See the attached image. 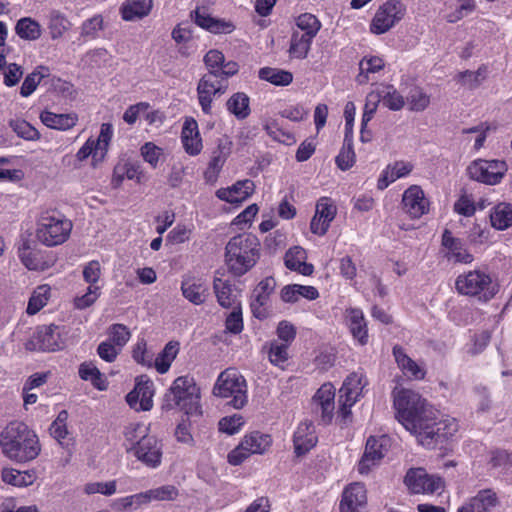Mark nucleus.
Here are the masks:
<instances>
[{
	"label": "nucleus",
	"instance_id": "864d4df0",
	"mask_svg": "<svg viewBox=\"0 0 512 512\" xmlns=\"http://www.w3.org/2000/svg\"><path fill=\"white\" fill-rule=\"evenodd\" d=\"M50 292V286L46 284L38 286L29 299L27 313L34 315L39 312L47 304L50 298Z\"/></svg>",
	"mask_w": 512,
	"mask_h": 512
},
{
	"label": "nucleus",
	"instance_id": "f03ea898",
	"mask_svg": "<svg viewBox=\"0 0 512 512\" xmlns=\"http://www.w3.org/2000/svg\"><path fill=\"white\" fill-rule=\"evenodd\" d=\"M0 448L4 456L18 463L34 460L41 451L35 431L20 421L10 422L1 431Z\"/></svg>",
	"mask_w": 512,
	"mask_h": 512
},
{
	"label": "nucleus",
	"instance_id": "13d9d810",
	"mask_svg": "<svg viewBox=\"0 0 512 512\" xmlns=\"http://www.w3.org/2000/svg\"><path fill=\"white\" fill-rule=\"evenodd\" d=\"M296 27L297 28L294 31L314 38L317 35L321 24L313 14L304 13L297 18Z\"/></svg>",
	"mask_w": 512,
	"mask_h": 512
},
{
	"label": "nucleus",
	"instance_id": "37998d69",
	"mask_svg": "<svg viewBox=\"0 0 512 512\" xmlns=\"http://www.w3.org/2000/svg\"><path fill=\"white\" fill-rule=\"evenodd\" d=\"M2 481L15 487H27L34 483L36 474L32 470L19 471L14 468H3Z\"/></svg>",
	"mask_w": 512,
	"mask_h": 512
},
{
	"label": "nucleus",
	"instance_id": "0eeeda50",
	"mask_svg": "<svg viewBox=\"0 0 512 512\" xmlns=\"http://www.w3.org/2000/svg\"><path fill=\"white\" fill-rule=\"evenodd\" d=\"M422 429H419L414 435L418 442L427 448H444L449 440L457 433L459 425L453 417H443L438 419V412L434 414L432 421H427Z\"/></svg>",
	"mask_w": 512,
	"mask_h": 512
},
{
	"label": "nucleus",
	"instance_id": "c85d7f7f",
	"mask_svg": "<svg viewBox=\"0 0 512 512\" xmlns=\"http://www.w3.org/2000/svg\"><path fill=\"white\" fill-rule=\"evenodd\" d=\"M181 292L192 304L201 305L208 296V285L202 278L185 277L181 282Z\"/></svg>",
	"mask_w": 512,
	"mask_h": 512
},
{
	"label": "nucleus",
	"instance_id": "69168bd1",
	"mask_svg": "<svg viewBox=\"0 0 512 512\" xmlns=\"http://www.w3.org/2000/svg\"><path fill=\"white\" fill-rule=\"evenodd\" d=\"M10 127L19 137L26 140H37L40 138L38 130L25 120H11Z\"/></svg>",
	"mask_w": 512,
	"mask_h": 512
},
{
	"label": "nucleus",
	"instance_id": "ddd939ff",
	"mask_svg": "<svg viewBox=\"0 0 512 512\" xmlns=\"http://www.w3.org/2000/svg\"><path fill=\"white\" fill-rule=\"evenodd\" d=\"M507 171V165L501 160L477 159L467 168L471 179L488 185L498 184Z\"/></svg>",
	"mask_w": 512,
	"mask_h": 512
},
{
	"label": "nucleus",
	"instance_id": "4be33fe9",
	"mask_svg": "<svg viewBox=\"0 0 512 512\" xmlns=\"http://www.w3.org/2000/svg\"><path fill=\"white\" fill-rule=\"evenodd\" d=\"M402 208L409 217L418 219L429 212L430 202L423 189L418 185H411L402 195Z\"/></svg>",
	"mask_w": 512,
	"mask_h": 512
},
{
	"label": "nucleus",
	"instance_id": "6e6552de",
	"mask_svg": "<svg viewBox=\"0 0 512 512\" xmlns=\"http://www.w3.org/2000/svg\"><path fill=\"white\" fill-rule=\"evenodd\" d=\"M214 394L222 398H231L229 402L236 409L247 403V384L245 378L235 369L223 371L214 386Z\"/></svg>",
	"mask_w": 512,
	"mask_h": 512
},
{
	"label": "nucleus",
	"instance_id": "680f3d73",
	"mask_svg": "<svg viewBox=\"0 0 512 512\" xmlns=\"http://www.w3.org/2000/svg\"><path fill=\"white\" fill-rule=\"evenodd\" d=\"M104 28L103 17L101 15H94L86 19L80 27V36L84 40H93L99 36L100 31Z\"/></svg>",
	"mask_w": 512,
	"mask_h": 512
},
{
	"label": "nucleus",
	"instance_id": "0e129e2a",
	"mask_svg": "<svg viewBox=\"0 0 512 512\" xmlns=\"http://www.w3.org/2000/svg\"><path fill=\"white\" fill-rule=\"evenodd\" d=\"M147 504L151 501H171L178 496V490L173 485H164L144 492Z\"/></svg>",
	"mask_w": 512,
	"mask_h": 512
},
{
	"label": "nucleus",
	"instance_id": "e433bc0d",
	"mask_svg": "<svg viewBox=\"0 0 512 512\" xmlns=\"http://www.w3.org/2000/svg\"><path fill=\"white\" fill-rule=\"evenodd\" d=\"M150 435V427L141 422H132L127 424L123 429L124 447L128 453Z\"/></svg>",
	"mask_w": 512,
	"mask_h": 512
},
{
	"label": "nucleus",
	"instance_id": "5701e85b",
	"mask_svg": "<svg viewBox=\"0 0 512 512\" xmlns=\"http://www.w3.org/2000/svg\"><path fill=\"white\" fill-rule=\"evenodd\" d=\"M367 490L363 483L353 482L347 485L341 495L340 512H365Z\"/></svg>",
	"mask_w": 512,
	"mask_h": 512
},
{
	"label": "nucleus",
	"instance_id": "58836bf2",
	"mask_svg": "<svg viewBox=\"0 0 512 512\" xmlns=\"http://www.w3.org/2000/svg\"><path fill=\"white\" fill-rule=\"evenodd\" d=\"M41 122L48 128L56 130H69L78 121L76 114H56L50 111H43L40 114Z\"/></svg>",
	"mask_w": 512,
	"mask_h": 512
},
{
	"label": "nucleus",
	"instance_id": "20e7f679",
	"mask_svg": "<svg viewBox=\"0 0 512 512\" xmlns=\"http://www.w3.org/2000/svg\"><path fill=\"white\" fill-rule=\"evenodd\" d=\"M72 222L56 211L42 212L36 222L35 237L46 247L65 243L72 231Z\"/></svg>",
	"mask_w": 512,
	"mask_h": 512
},
{
	"label": "nucleus",
	"instance_id": "9d476101",
	"mask_svg": "<svg viewBox=\"0 0 512 512\" xmlns=\"http://www.w3.org/2000/svg\"><path fill=\"white\" fill-rule=\"evenodd\" d=\"M272 444L268 434L252 432L243 437L241 442L227 456V461L233 466L242 464L252 454L265 453Z\"/></svg>",
	"mask_w": 512,
	"mask_h": 512
},
{
	"label": "nucleus",
	"instance_id": "f8f14e48",
	"mask_svg": "<svg viewBox=\"0 0 512 512\" xmlns=\"http://www.w3.org/2000/svg\"><path fill=\"white\" fill-rule=\"evenodd\" d=\"M220 74L207 73L202 76L197 85V97L201 110L209 115L212 112V102L214 97L221 96L228 89V81L225 78H219Z\"/></svg>",
	"mask_w": 512,
	"mask_h": 512
},
{
	"label": "nucleus",
	"instance_id": "8fccbe9b",
	"mask_svg": "<svg viewBox=\"0 0 512 512\" xmlns=\"http://www.w3.org/2000/svg\"><path fill=\"white\" fill-rule=\"evenodd\" d=\"M50 75V70L45 66H38L33 72L28 74L21 86L20 94L23 97L30 96L37 88L42 79Z\"/></svg>",
	"mask_w": 512,
	"mask_h": 512
},
{
	"label": "nucleus",
	"instance_id": "cd10ccee",
	"mask_svg": "<svg viewBox=\"0 0 512 512\" xmlns=\"http://www.w3.org/2000/svg\"><path fill=\"white\" fill-rule=\"evenodd\" d=\"M181 142L185 152L190 156L198 155L203 148L197 122L193 118L185 120L181 131Z\"/></svg>",
	"mask_w": 512,
	"mask_h": 512
},
{
	"label": "nucleus",
	"instance_id": "09e8293b",
	"mask_svg": "<svg viewBox=\"0 0 512 512\" xmlns=\"http://www.w3.org/2000/svg\"><path fill=\"white\" fill-rule=\"evenodd\" d=\"M314 38L294 31L290 41L289 54L292 58H306Z\"/></svg>",
	"mask_w": 512,
	"mask_h": 512
},
{
	"label": "nucleus",
	"instance_id": "2f4dec72",
	"mask_svg": "<svg viewBox=\"0 0 512 512\" xmlns=\"http://www.w3.org/2000/svg\"><path fill=\"white\" fill-rule=\"evenodd\" d=\"M72 23L68 17L57 9H52L47 15V30L52 41H59L71 29Z\"/></svg>",
	"mask_w": 512,
	"mask_h": 512
},
{
	"label": "nucleus",
	"instance_id": "c9c22d12",
	"mask_svg": "<svg viewBox=\"0 0 512 512\" xmlns=\"http://www.w3.org/2000/svg\"><path fill=\"white\" fill-rule=\"evenodd\" d=\"M141 178L142 170L140 166L128 160H123L114 167L111 182L112 185L117 188L122 184L124 179L135 180L140 183Z\"/></svg>",
	"mask_w": 512,
	"mask_h": 512
},
{
	"label": "nucleus",
	"instance_id": "5fc2aeb1",
	"mask_svg": "<svg viewBox=\"0 0 512 512\" xmlns=\"http://www.w3.org/2000/svg\"><path fill=\"white\" fill-rule=\"evenodd\" d=\"M355 158L356 156L353 149V138H351V135H345L343 146L335 160L336 164L341 170L345 171L354 165Z\"/></svg>",
	"mask_w": 512,
	"mask_h": 512
},
{
	"label": "nucleus",
	"instance_id": "72a5a7b5",
	"mask_svg": "<svg viewBox=\"0 0 512 512\" xmlns=\"http://www.w3.org/2000/svg\"><path fill=\"white\" fill-rule=\"evenodd\" d=\"M153 7V0H125L121 7V17L125 21H137L146 17Z\"/></svg>",
	"mask_w": 512,
	"mask_h": 512
},
{
	"label": "nucleus",
	"instance_id": "774afa93",
	"mask_svg": "<svg viewBox=\"0 0 512 512\" xmlns=\"http://www.w3.org/2000/svg\"><path fill=\"white\" fill-rule=\"evenodd\" d=\"M141 156L144 161L152 168H157L161 157L163 156V149L153 142H146L140 148Z\"/></svg>",
	"mask_w": 512,
	"mask_h": 512
},
{
	"label": "nucleus",
	"instance_id": "1a4fd4ad",
	"mask_svg": "<svg viewBox=\"0 0 512 512\" xmlns=\"http://www.w3.org/2000/svg\"><path fill=\"white\" fill-rule=\"evenodd\" d=\"M368 380L362 371L351 373L344 380L339 390L338 417L346 424L351 418V408L363 396Z\"/></svg>",
	"mask_w": 512,
	"mask_h": 512
},
{
	"label": "nucleus",
	"instance_id": "a878e982",
	"mask_svg": "<svg viewBox=\"0 0 512 512\" xmlns=\"http://www.w3.org/2000/svg\"><path fill=\"white\" fill-rule=\"evenodd\" d=\"M346 324L355 341L361 346L368 343V329L363 311L359 308L345 310Z\"/></svg>",
	"mask_w": 512,
	"mask_h": 512
},
{
	"label": "nucleus",
	"instance_id": "4468645a",
	"mask_svg": "<svg viewBox=\"0 0 512 512\" xmlns=\"http://www.w3.org/2000/svg\"><path fill=\"white\" fill-rule=\"evenodd\" d=\"M405 11L399 0H388L376 11L370 25L371 32L380 35L389 31L404 17Z\"/></svg>",
	"mask_w": 512,
	"mask_h": 512
},
{
	"label": "nucleus",
	"instance_id": "473e14b6",
	"mask_svg": "<svg viewBox=\"0 0 512 512\" xmlns=\"http://www.w3.org/2000/svg\"><path fill=\"white\" fill-rule=\"evenodd\" d=\"M306 258V251L300 246H294L286 252L284 263L289 270L309 276L313 273L314 267L306 262Z\"/></svg>",
	"mask_w": 512,
	"mask_h": 512
},
{
	"label": "nucleus",
	"instance_id": "f3484780",
	"mask_svg": "<svg viewBox=\"0 0 512 512\" xmlns=\"http://www.w3.org/2000/svg\"><path fill=\"white\" fill-rule=\"evenodd\" d=\"M61 346L60 327L53 324L38 327L26 344L27 349L39 351H55Z\"/></svg>",
	"mask_w": 512,
	"mask_h": 512
},
{
	"label": "nucleus",
	"instance_id": "ea45409f",
	"mask_svg": "<svg viewBox=\"0 0 512 512\" xmlns=\"http://www.w3.org/2000/svg\"><path fill=\"white\" fill-rule=\"evenodd\" d=\"M16 35L24 41H36L42 35L41 24L32 17H22L14 27Z\"/></svg>",
	"mask_w": 512,
	"mask_h": 512
},
{
	"label": "nucleus",
	"instance_id": "7c9ffc66",
	"mask_svg": "<svg viewBox=\"0 0 512 512\" xmlns=\"http://www.w3.org/2000/svg\"><path fill=\"white\" fill-rule=\"evenodd\" d=\"M195 23L207 31L215 34H228L234 30V25L230 21H224L214 18L205 11L196 9L192 13Z\"/></svg>",
	"mask_w": 512,
	"mask_h": 512
},
{
	"label": "nucleus",
	"instance_id": "6e6d98bb",
	"mask_svg": "<svg viewBox=\"0 0 512 512\" xmlns=\"http://www.w3.org/2000/svg\"><path fill=\"white\" fill-rule=\"evenodd\" d=\"M384 67V61L377 56L364 57L359 63L360 73L357 76V81L360 84L366 83L369 80V74L376 73Z\"/></svg>",
	"mask_w": 512,
	"mask_h": 512
},
{
	"label": "nucleus",
	"instance_id": "dca6fc26",
	"mask_svg": "<svg viewBox=\"0 0 512 512\" xmlns=\"http://www.w3.org/2000/svg\"><path fill=\"white\" fill-rule=\"evenodd\" d=\"M154 383L147 376L136 379L134 389L126 396L130 408L135 411H149L153 407Z\"/></svg>",
	"mask_w": 512,
	"mask_h": 512
},
{
	"label": "nucleus",
	"instance_id": "052dcab7",
	"mask_svg": "<svg viewBox=\"0 0 512 512\" xmlns=\"http://www.w3.org/2000/svg\"><path fill=\"white\" fill-rule=\"evenodd\" d=\"M488 131L489 126L486 123H481L477 126L463 129L462 133L466 135V141L474 142L473 149L475 151H478L484 146V142L486 141Z\"/></svg>",
	"mask_w": 512,
	"mask_h": 512
},
{
	"label": "nucleus",
	"instance_id": "bb28decb",
	"mask_svg": "<svg viewBox=\"0 0 512 512\" xmlns=\"http://www.w3.org/2000/svg\"><path fill=\"white\" fill-rule=\"evenodd\" d=\"M318 441L315 427L312 422H301L294 432V449L295 453L300 456L312 449Z\"/></svg>",
	"mask_w": 512,
	"mask_h": 512
},
{
	"label": "nucleus",
	"instance_id": "412c9836",
	"mask_svg": "<svg viewBox=\"0 0 512 512\" xmlns=\"http://www.w3.org/2000/svg\"><path fill=\"white\" fill-rule=\"evenodd\" d=\"M389 442L390 439L385 435L379 437L371 436L367 439L364 454L358 464L359 473H368L371 467L384 457L388 450Z\"/></svg>",
	"mask_w": 512,
	"mask_h": 512
},
{
	"label": "nucleus",
	"instance_id": "393cba45",
	"mask_svg": "<svg viewBox=\"0 0 512 512\" xmlns=\"http://www.w3.org/2000/svg\"><path fill=\"white\" fill-rule=\"evenodd\" d=\"M337 208L328 197H322L317 201L315 214L310 223L313 234L323 236L327 233L331 222L334 220Z\"/></svg>",
	"mask_w": 512,
	"mask_h": 512
},
{
	"label": "nucleus",
	"instance_id": "603ef678",
	"mask_svg": "<svg viewBox=\"0 0 512 512\" xmlns=\"http://www.w3.org/2000/svg\"><path fill=\"white\" fill-rule=\"evenodd\" d=\"M147 504L144 492L117 498L112 503V508L119 512H131Z\"/></svg>",
	"mask_w": 512,
	"mask_h": 512
},
{
	"label": "nucleus",
	"instance_id": "b1692460",
	"mask_svg": "<svg viewBox=\"0 0 512 512\" xmlns=\"http://www.w3.org/2000/svg\"><path fill=\"white\" fill-rule=\"evenodd\" d=\"M276 287V281L273 277H266L261 280L253 290L250 303L251 311L254 317L265 319L269 314L270 296Z\"/></svg>",
	"mask_w": 512,
	"mask_h": 512
},
{
	"label": "nucleus",
	"instance_id": "f257e3e1",
	"mask_svg": "<svg viewBox=\"0 0 512 512\" xmlns=\"http://www.w3.org/2000/svg\"><path fill=\"white\" fill-rule=\"evenodd\" d=\"M393 406L396 418L404 428L415 434L427 421H432L437 410L418 392L396 387L393 392Z\"/></svg>",
	"mask_w": 512,
	"mask_h": 512
},
{
	"label": "nucleus",
	"instance_id": "3c124183",
	"mask_svg": "<svg viewBox=\"0 0 512 512\" xmlns=\"http://www.w3.org/2000/svg\"><path fill=\"white\" fill-rule=\"evenodd\" d=\"M259 78L277 86H287L293 80L291 72L271 67H264L259 70Z\"/></svg>",
	"mask_w": 512,
	"mask_h": 512
},
{
	"label": "nucleus",
	"instance_id": "c756f323",
	"mask_svg": "<svg viewBox=\"0 0 512 512\" xmlns=\"http://www.w3.org/2000/svg\"><path fill=\"white\" fill-rule=\"evenodd\" d=\"M254 191L252 180L238 181L231 187L221 188L216 191V196L231 204H240L245 201Z\"/></svg>",
	"mask_w": 512,
	"mask_h": 512
},
{
	"label": "nucleus",
	"instance_id": "39448f33",
	"mask_svg": "<svg viewBox=\"0 0 512 512\" xmlns=\"http://www.w3.org/2000/svg\"><path fill=\"white\" fill-rule=\"evenodd\" d=\"M166 399L169 408H178L188 416L201 414L200 389L188 376H181L174 380L166 394Z\"/></svg>",
	"mask_w": 512,
	"mask_h": 512
},
{
	"label": "nucleus",
	"instance_id": "9b49d317",
	"mask_svg": "<svg viewBox=\"0 0 512 512\" xmlns=\"http://www.w3.org/2000/svg\"><path fill=\"white\" fill-rule=\"evenodd\" d=\"M17 252L21 263L29 270L45 271L52 267L55 262L50 252L42 250L34 241L28 238L21 240Z\"/></svg>",
	"mask_w": 512,
	"mask_h": 512
},
{
	"label": "nucleus",
	"instance_id": "a18cd8bd",
	"mask_svg": "<svg viewBox=\"0 0 512 512\" xmlns=\"http://www.w3.org/2000/svg\"><path fill=\"white\" fill-rule=\"evenodd\" d=\"M179 352V343L177 341L168 342L164 349L158 354L157 357H153V366L160 374L166 373L174 359Z\"/></svg>",
	"mask_w": 512,
	"mask_h": 512
},
{
	"label": "nucleus",
	"instance_id": "aec40b11",
	"mask_svg": "<svg viewBox=\"0 0 512 512\" xmlns=\"http://www.w3.org/2000/svg\"><path fill=\"white\" fill-rule=\"evenodd\" d=\"M335 387L331 383H324L312 398V409L320 416L323 424H329L334 416Z\"/></svg>",
	"mask_w": 512,
	"mask_h": 512
},
{
	"label": "nucleus",
	"instance_id": "c03bdc74",
	"mask_svg": "<svg viewBox=\"0 0 512 512\" xmlns=\"http://www.w3.org/2000/svg\"><path fill=\"white\" fill-rule=\"evenodd\" d=\"M227 111L238 120L246 119L251 112L250 99L244 92L234 93L226 102Z\"/></svg>",
	"mask_w": 512,
	"mask_h": 512
},
{
	"label": "nucleus",
	"instance_id": "4c0bfd02",
	"mask_svg": "<svg viewBox=\"0 0 512 512\" xmlns=\"http://www.w3.org/2000/svg\"><path fill=\"white\" fill-rule=\"evenodd\" d=\"M393 355L395 357L398 367L407 378L416 380L424 378V369L420 367L408 355H406L401 347L395 346L393 348Z\"/></svg>",
	"mask_w": 512,
	"mask_h": 512
},
{
	"label": "nucleus",
	"instance_id": "f704fd0d",
	"mask_svg": "<svg viewBox=\"0 0 512 512\" xmlns=\"http://www.w3.org/2000/svg\"><path fill=\"white\" fill-rule=\"evenodd\" d=\"M413 169V165L405 161H397L388 165L381 173L377 187L380 190L387 188L391 183L399 178L407 176Z\"/></svg>",
	"mask_w": 512,
	"mask_h": 512
},
{
	"label": "nucleus",
	"instance_id": "6ab92c4d",
	"mask_svg": "<svg viewBox=\"0 0 512 512\" xmlns=\"http://www.w3.org/2000/svg\"><path fill=\"white\" fill-rule=\"evenodd\" d=\"M130 453L145 466L157 468L162 461L163 445L155 435L150 434Z\"/></svg>",
	"mask_w": 512,
	"mask_h": 512
},
{
	"label": "nucleus",
	"instance_id": "423d86ee",
	"mask_svg": "<svg viewBox=\"0 0 512 512\" xmlns=\"http://www.w3.org/2000/svg\"><path fill=\"white\" fill-rule=\"evenodd\" d=\"M455 289L461 295L487 302L497 294L498 285L485 271L471 270L457 276Z\"/></svg>",
	"mask_w": 512,
	"mask_h": 512
},
{
	"label": "nucleus",
	"instance_id": "de8ad7c7",
	"mask_svg": "<svg viewBox=\"0 0 512 512\" xmlns=\"http://www.w3.org/2000/svg\"><path fill=\"white\" fill-rule=\"evenodd\" d=\"M79 376L84 381H90L100 391L107 389L106 378L92 362H84L79 366Z\"/></svg>",
	"mask_w": 512,
	"mask_h": 512
},
{
	"label": "nucleus",
	"instance_id": "7ed1b4c3",
	"mask_svg": "<svg viewBox=\"0 0 512 512\" xmlns=\"http://www.w3.org/2000/svg\"><path fill=\"white\" fill-rule=\"evenodd\" d=\"M260 242L253 234L243 233L232 237L225 247V260L231 273L242 276L257 263Z\"/></svg>",
	"mask_w": 512,
	"mask_h": 512
},
{
	"label": "nucleus",
	"instance_id": "a211bd4d",
	"mask_svg": "<svg viewBox=\"0 0 512 512\" xmlns=\"http://www.w3.org/2000/svg\"><path fill=\"white\" fill-rule=\"evenodd\" d=\"M441 253L447 261L453 263L470 264L474 260L464 241L455 237L448 229H445L442 233Z\"/></svg>",
	"mask_w": 512,
	"mask_h": 512
},
{
	"label": "nucleus",
	"instance_id": "e2e57ef3",
	"mask_svg": "<svg viewBox=\"0 0 512 512\" xmlns=\"http://www.w3.org/2000/svg\"><path fill=\"white\" fill-rule=\"evenodd\" d=\"M68 412L62 410L58 413L56 419L51 423L49 431L51 436L61 445L64 446L63 440L68 435L67 430Z\"/></svg>",
	"mask_w": 512,
	"mask_h": 512
},
{
	"label": "nucleus",
	"instance_id": "79ce46f5",
	"mask_svg": "<svg viewBox=\"0 0 512 512\" xmlns=\"http://www.w3.org/2000/svg\"><path fill=\"white\" fill-rule=\"evenodd\" d=\"M498 504L496 493L492 490H482L471 498L465 505L471 512H491Z\"/></svg>",
	"mask_w": 512,
	"mask_h": 512
},
{
	"label": "nucleus",
	"instance_id": "bf43d9fd",
	"mask_svg": "<svg viewBox=\"0 0 512 512\" xmlns=\"http://www.w3.org/2000/svg\"><path fill=\"white\" fill-rule=\"evenodd\" d=\"M431 97L420 87H413L407 95L409 109L415 112L424 111L430 105Z\"/></svg>",
	"mask_w": 512,
	"mask_h": 512
},
{
	"label": "nucleus",
	"instance_id": "4d7b16f0",
	"mask_svg": "<svg viewBox=\"0 0 512 512\" xmlns=\"http://www.w3.org/2000/svg\"><path fill=\"white\" fill-rule=\"evenodd\" d=\"M382 103L390 110L398 111L403 108L405 101L403 96L391 85L378 89Z\"/></svg>",
	"mask_w": 512,
	"mask_h": 512
},
{
	"label": "nucleus",
	"instance_id": "2eb2a0df",
	"mask_svg": "<svg viewBox=\"0 0 512 512\" xmlns=\"http://www.w3.org/2000/svg\"><path fill=\"white\" fill-rule=\"evenodd\" d=\"M404 483L413 494H434L444 488L440 477L429 475L423 468L408 470Z\"/></svg>",
	"mask_w": 512,
	"mask_h": 512
},
{
	"label": "nucleus",
	"instance_id": "a19ab883",
	"mask_svg": "<svg viewBox=\"0 0 512 512\" xmlns=\"http://www.w3.org/2000/svg\"><path fill=\"white\" fill-rule=\"evenodd\" d=\"M214 291L219 305L224 308H234L240 306L233 285L222 279L214 280Z\"/></svg>",
	"mask_w": 512,
	"mask_h": 512
},
{
	"label": "nucleus",
	"instance_id": "338daca9",
	"mask_svg": "<svg viewBox=\"0 0 512 512\" xmlns=\"http://www.w3.org/2000/svg\"><path fill=\"white\" fill-rule=\"evenodd\" d=\"M133 359L145 367H153V352L147 349V343L144 339H139L132 351Z\"/></svg>",
	"mask_w": 512,
	"mask_h": 512
},
{
	"label": "nucleus",
	"instance_id": "49530a36",
	"mask_svg": "<svg viewBox=\"0 0 512 512\" xmlns=\"http://www.w3.org/2000/svg\"><path fill=\"white\" fill-rule=\"evenodd\" d=\"M490 221L498 230H505L512 226V205L499 203L494 206L490 213Z\"/></svg>",
	"mask_w": 512,
	"mask_h": 512
}]
</instances>
